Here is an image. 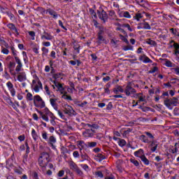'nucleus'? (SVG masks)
Listing matches in <instances>:
<instances>
[{"label":"nucleus","mask_w":179,"mask_h":179,"mask_svg":"<svg viewBox=\"0 0 179 179\" xmlns=\"http://www.w3.org/2000/svg\"><path fill=\"white\" fill-rule=\"evenodd\" d=\"M54 85H52V87L54 90L56 92H59L60 94H62V98L64 100H69L71 101L72 97L71 96L68 95V92L66 90H65V85L64 84H61L58 81H53Z\"/></svg>","instance_id":"nucleus-1"},{"label":"nucleus","mask_w":179,"mask_h":179,"mask_svg":"<svg viewBox=\"0 0 179 179\" xmlns=\"http://www.w3.org/2000/svg\"><path fill=\"white\" fill-rule=\"evenodd\" d=\"M39 167L43 173L47 171V166L50 163V155L47 152H43L38 158V161Z\"/></svg>","instance_id":"nucleus-2"},{"label":"nucleus","mask_w":179,"mask_h":179,"mask_svg":"<svg viewBox=\"0 0 179 179\" xmlns=\"http://www.w3.org/2000/svg\"><path fill=\"white\" fill-rule=\"evenodd\" d=\"M39 114H41V118L43 120V121H45L46 122H50V119L48 117H50V124L53 126L56 124L55 123V116H54V114L48 110V108H45L44 112L39 111Z\"/></svg>","instance_id":"nucleus-3"},{"label":"nucleus","mask_w":179,"mask_h":179,"mask_svg":"<svg viewBox=\"0 0 179 179\" xmlns=\"http://www.w3.org/2000/svg\"><path fill=\"white\" fill-rule=\"evenodd\" d=\"M32 89H34V91L36 93H38V92H40V90L43 89V84L41 83V81H40L38 77H36L32 81Z\"/></svg>","instance_id":"nucleus-4"},{"label":"nucleus","mask_w":179,"mask_h":179,"mask_svg":"<svg viewBox=\"0 0 179 179\" xmlns=\"http://www.w3.org/2000/svg\"><path fill=\"white\" fill-rule=\"evenodd\" d=\"M34 104L35 107H38L39 108H44V107H45V103H44V101H43V99H41L40 95H36L34 97Z\"/></svg>","instance_id":"nucleus-5"},{"label":"nucleus","mask_w":179,"mask_h":179,"mask_svg":"<svg viewBox=\"0 0 179 179\" xmlns=\"http://www.w3.org/2000/svg\"><path fill=\"white\" fill-rule=\"evenodd\" d=\"M164 104L169 110H171L173 108V106H173L174 107L178 106V99L173 98L171 99H166L164 101Z\"/></svg>","instance_id":"nucleus-6"},{"label":"nucleus","mask_w":179,"mask_h":179,"mask_svg":"<svg viewBox=\"0 0 179 179\" xmlns=\"http://www.w3.org/2000/svg\"><path fill=\"white\" fill-rule=\"evenodd\" d=\"M64 114H66L67 115H69L70 117H72V115H75L76 113L73 110V108L72 106L66 104L64 106V110H63Z\"/></svg>","instance_id":"nucleus-7"},{"label":"nucleus","mask_w":179,"mask_h":179,"mask_svg":"<svg viewBox=\"0 0 179 179\" xmlns=\"http://www.w3.org/2000/svg\"><path fill=\"white\" fill-rule=\"evenodd\" d=\"M124 93L126 96H131V94H135L136 90L131 86V83H129L124 89Z\"/></svg>","instance_id":"nucleus-8"},{"label":"nucleus","mask_w":179,"mask_h":179,"mask_svg":"<svg viewBox=\"0 0 179 179\" xmlns=\"http://www.w3.org/2000/svg\"><path fill=\"white\" fill-rule=\"evenodd\" d=\"M8 87V91L10 92L11 96L15 97L16 96V90H15V87H13V83L12 82L8 81L6 84Z\"/></svg>","instance_id":"nucleus-9"},{"label":"nucleus","mask_w":179,"mask_h":179,"mask_svg":"<svg viewBox=\"0 0 179 179\" xmlns=\"http://www.w3.org/2000/svg\"><path fill=\"white\" fill-rule=\"evenodd\" d=\"M7 27H8V29L11 30V31H13V34H15L16 37H17V36H20V34L19 33V30L17 29V28H16V26H15L13 23L8 24Z\"/></svg>","instance_id":"nucleus-10"},{"label":"nucleus","mask_w":179,"mask_h":179,"mask_svg":"<svg viewBox=\"0 0 179 179\" xmlns=\"http://www.w3.org/2000/svg\"><path fill=\"white\" fill-rule=\"evenodd\" d=\"M138 61H141V62H143V64H152V60L150 59L146 55H140L138 57Z\"/></svg>","instance_id":"nucleus-11"},{"label":"nucleus","mask_w":179,"mask_h":179,"mask_svg":"<svg viewBox=\"0 0 179 179\" xmlns=\"http://www.w3.org/2000/svg\"><path fill=\"white\" fill-rule=\"evenodd\" d=\"M16 75H18L17 77V80L18 82H24V80H27V77L26 76V72L22 71L19 73H16Z\"/></svg>","instance_id":"nucleus-12"},{"label":"nucleus","mask_w":179,"mask_h":179,"mask_svg":"<svg viewBox=\"0 0 179 179\" xmlns=\"http://www.w3.org/2000/svg\"><path fill=\"white\" fill-rule=\"evenodd\" d=\"M157 146H159V143L156 141H151V143L149 145V148H150V150L152 153L154 152H156L157 150Z\"/></svg>","instance_id":"nucleus-13"},{"label":"nucleus","mask_w":179,"mask_h":179,"mask_svg":"<svg viewBox=\"0 0 179 179\" xmlns=\"http://www.w3.org/2000/svg\"><path fill=\"white\" fill-rule=\"evenodd\" d=\"M99 17L101 19V20H103V22H106L108 19L107 13L104 10H101V12H98Z\"/></svg>","instance_id":"nucleus-14"},{"label":"nucleus","mask_w":179,"mask_h":179,"mask_svg":"<svg viewBox=\"0 0 179 179\" xmlns=\"http://www.w3.org/2000/svg\"><path fill=\"white\" fill-rule=\"evenodd\" d=\"M94 159L96 162H103L106 159V155L103 152H99L94 155Z\"/></svg>","instance_id":"nucleus-15"},{"label":"nucleus","mask_w":179,"mask_h":179,"mask_svg":"<svg viewBox=\"0 0 179 179\" xmlns=\"http://www.w3.org/2000/svg\"><path fill=\"white\" fill-rule=\"evenodd\" d=\"M134 156H136V157H139L140 159H141L145 156V152L142 149H139L138 150L134 152Z\"/></svg>","instance_id":"nucleus-16"},{"label":"nucleus","mask_w":179,"mask_h":179,"mask_svg":"<svg viewBox=\"0 0 179 179\" xmlns=\"http://www.w3.org/2000/svg\"><path fill=\"white\" fill-rule=\"evenodd\" d=\"M48 143H50V145H51L52 149H55V146H54V143H57V138H55V137H54V136H51L49 139H48Z\"/></svg>","instance_id":"nucleus-17"},{"label":"nucleus","mask_w":179,"mask_h":179,"mask_svg":"<svg viewBox=\"0 0 179 179\" xmlns=\"http://www.w3.org/2000/svg\"><path fill=\"white\" fill-rule=\"evenodd\" d=\"M83 136H85V138H90L93 136V131L90 129H87L83 132Z\"/></svg>","instance_id":"nucleus-18"},{"label":"nucleus","mask_w":179,"mask_h":179,"mask_svg":"<svg viewBox=\"0 0 179 179\" xmlns=\"http://www.w3.org/2000/svg\"><path fill=\"white\" fill-rule=\"evenodd\" d=\"M145 16V12L143 13H136L135 16L134 17V19L135 20H137V22H139L141 19H142Z\"/></svg>","instance_id":"nucleus-19"},{"label":"nucleus","mask_w":179,"mask_h":179,"mask_svg":"<svg viewBox=\"0 0 179 179\" xmlns=\"http://www.w3.org/2000/svg\"><path fill=\"white\" fill-rule=\"evenodd\" d=\"M98 40L100 44H101V43H104L105 44H107L108 43L107 41H106L104 37L101 36V31L98 34Z\"/></svg>","instance_id":"nucleus-20"},{"label":"nucleus","mask_w":179,"mask_h":179,"mask_svg":"<svg viewBox=\"0 0 179 179\" xmlns=\"http://www.w3.org/2000/svg\"><path fill=\"white\" fill-rule=\"evenodd\" d=\"M140 139H141V141H142V142H143L144 143H150V142H152V141H150V139L148 136H145V135L141 136H140Z\"/></svg>","instance_id":"nucleus-21"},{"label":"nucleus","mask_w":179,"mask_h":179,"mask_svg":"<svg viewBox=\"0 0 179 179\" xmlns=\"http://www.w3.org/2000/svg\"><path fill=\"white\" fill-rule=\"evenodd\" d=\"M47 13H49V15H50V16H52L54 19H57V17H58V14H57V13L54 10L49 8L47 10Z\"/></svg>","instance_id":"nucleus-22"},{"label":"nucleus","mask_w":179,"mask_h":179,"mask_svg":"<svg viewBox=\"0 0 179 179\" xmlns=\"http://www.w3.org/2000/svg\"><path fill=\"white\" fill-rule=\"evenodd\" d=\"M113 92H114V93H115V94H117L118 92H120V93H124V89L122 88V87H121V86H117V87H116L114 89Z\"/></svg>","instance_id":"nucleus-23"},{"label":"nucleus","mask_w":179,"mask_h":179,"mask_svg":"<svg viewBox=\"0 0 179 179\" xmlns=\"http://www.w3.org/2000/svg\"><path fill=\"white\" fill-rule=\"evenodd\" d=\"M78 148H80V150H83V149H86V148H87V143H85V142L83 141H79Z\"/></svg>","instance_id":"nucleus-24"},{"label":"nucleus","mask_w":179,"mask_h":179,"mask_svg":"<svg viewBox=\"0 0 179 179\" xmlns=\"http://www.w3.org/2000/svg\"><path fill=\"white\" fill-rule=\"evenodd\" d=\"M53 78H55L54 82H58L59 79H62V73H57L53 75Z\"/></svg>","instance_id":"nucleus-25"},{"label":"nucleus","mask_w":179,"mask_h":179,"mask_svg":"<svg viewBox=\"0 0 179 179\" xmlns=\"http://www.w3.org/2000/svg\"><path fill=\"white\" fill-rule=\"evenodd\" d=\"M22 70H23V65H17L15 66L14 75H16V73H19L22 72Z\"/></svg>","instance_id":"nucleus-26"},{"label":"nucleus","mask_w":179,"mask_h":179,"mask_svg":"<svg viewBox=\"0 0 179 179\" xmlns=\"http://www.w3.org/2000/svg\"><path fill=\"white\" fill-rule=\"evenodd\" d=\"M22 58L24 64H28L29 62V57H27V53L25 51L22 52Z\"/></svg>","instance_id":"nucleus-27"},{"label":"nucleus","mask_w":179,"mask_h":179,"mask_svg":"<svg viewBox=\"0 0 179 179\" xmlns=\"http://www.w3.org/2000/svg\"><path fill=\"white\" fill-rule=\"evenodd\" d=\"M144 22L141 23V26H143V29H145V30H150L152 27L149 24V23L145 22V20H143Z\"/></svg>","instance_id":"nucleus-28"},{"label":"nucleus","mask_w":179,"mask_h":179,"mask_svg":"<svg viewBox=\"0 0 179 179\" xmlns=\"http://www.w3.org/2000/svg\"><path fill=\"white\" fill-rule=\"evenodd\" d=\"M31 136L35 141L38 139V135H37V132H36L34 129H32L31 130Z\"/></svg>","instance_id":"nucleus-29"},{"label":"nucleus","mask_w":179,"mask_h":179,"mask_svg":"<svg viewBox=\"0 0 179 179\" xmlns=\"http://www.w3.org/2000/svg\"><path fill=\"white\" fill-rule=\"evenodd\" d=\"M50 102L51 106L53 107V108H55V110H57V99H50Z\"/></svg>","instance_id":"nucleus-30"},{"label":"nucleus","mask_w":179,"mask_h":179,"mask_svg":"<svg viewBox=\"0 0 179 179\" xmlns=\"http://www.w3.org/2000/svg\"><path fill=\"white\" fill-rule=\"evenodd\" d=\"M122 17H127V19H131V14L128 11H124L121 13Z\"/></svg>","instance_id":"nucleus-31"},{"label":"nucleus","mask_w":179,"mask_h":179,"mask_svg":"<svg viewBox=\"0 0 179 179\" xmlns=\"http://www.w3.org/2000/svg\"><path fill=\"white\" fill-rule=\"evenodd\" d=\"M164 64L165 65V66H167L168 68H173L174 66V64H173V62L167 59L165 60V63Z\"/></svg>","instance_id":"nucleus-32"},{"label":"nucleus","mask_w":179,"mask_h":179,"mask_svg":"<svg viewBox=\"0 0 179 179\" xmlns=\"http://www.w3.org/2000/svg\"><path fill=\"white\" fill-rule=\"evenodd\" d=\"M49 40V41H51L52 40V38H54V37L50 34H46V35H43L41 36V39L42 40Z\"/></svg>","instance_id":"nucleus-33"},{"label":"nucleus","mask_w":179,"mask_h":179,"mask_svg":"<svg viewBox=\"0 0 179 179\" xmlns=\"http://www.w3.org/2000/svg\"><path fill=\"white\" fill-rule=\"evenodd\" d=\"M69 166H70V169L71 170H73L74 171L78 168V165L76 164H75V162H71L69 163Z\"/></svg>","instance_id":"nucleus-34"},{"label":"nucleus","mask_w":179,"mask_h":179,"mask_svg":"<svg viewBox=\"0 0 179 179\" xmlns=\"http://www.w3.org/2000/svg\"><path fill=\"white\" fill-rule=\"evenodd\" d=\"M118 139H119V141H118L119 146H121V148H124V146L127 145V141H125V140L124 139H121V138H118Z\"/></svg>","instance_id":"nucleus-35"},{"label":"nucleus","mask_w":179,"mask_h":179,"mask_svg":"<svg viewBox=\"0 0 179 179\" xmlns=\"http://www.w3.org/2000/svg\"><path fill=\"white\" fill-rule=\"evenodd\" d=\"M141 159L144 163V164H145L146 166H149V159H148V158H146L145 155L143 157H141Z\"/></svg>","instance_id":"nucleus-36"},{"label":"nucleus","mask_w":179,"mask_h":179,"mask_svg":"<svg viewBox=\"0 0 179 179\" xmlns=\"http://www.w3.org/2000/svg\"><path fill=\"white\" fill-rule=\"evenodd\" d=\"M169 152L171 153H177V152H178V148H177V143L175 145L174 147H172L169 149Z\"/></svg>","instance_id":"nucleus-37"},{"label":"nucleus","mask_w":179,"mask_h":179,"mask_svg":"<svg viewBox=\"0 0 179 179\" xmlns=\"http://www.w3.org/2000/svg\"><path fill=\"white\" fill-rule=\"evenodd\" d=\"M87 145L88 146V148H96V146L97 145V143H96V142H87Z\"/></svg>","instance_id":"nucleus-38"},{"label":"nucleus","mask_w":179,"mask_h":179,"mask_svg":"<svg viewBox=\"0 0 179 179\" xmlns=\"http://www.w3.org/2000/svg\"><path fill=\"white\" fill-rule=\"evenodd\" d=\"M130 162L131 163H132V164L135 165L136 167H138L139 166V162L134 158L130 159Z\"/></svg>","instance_id":"nucleus-39"},{"label":"nucleus","mask_w":179,"mask_h":179,"mask_svg":"<svg viewBox=\"0 0 179 179\" xmlns=\"http://www.w3.org/2000/svg\"><path fill=\"white\" fill-rule=\"evenodd\" d=\"M138 101H146V97L141 94H138Z\"/></svg>","instance_id":"nucleus-40"},{"label":"nucleus","mask_w":179,"mask_h":179,"mask_svg":"<svg viewBox=\"0 0 179 179\" xmlns=\"http://www.w3.org/2000/svg\"><path fill=\"white\" fill-rule=\"evenodd\" d=\"M1 52L3 54H5V55H8L9 54V50H8V48H1Z\"/></svg>","instance_id":"nucleus-41"},{"label":"nucleus","mask_w":179,"mask_h":179,"mask_svg":"<svg viewBox=\"0 0 179 179\" xmlns=\"http://www.w3.org/2000/svg\"><path fill=\"white\" fill-rule=\"evenodd\" d=\"M0 43L1 45H3V47H5L6 48H9V45L4 40H0Z\"/></svg>","instance_id":"nucleus-42"},{"label":"nucleus","mask_w":179,"mask_h":179,"mask_svg":"<svg viewBox=\"0 0 179 179\" xmlns=\"http://www.w3.org/2000/svg\"><path fill=\"white\" fill-rule=\"evenodd\" d=\"M29 36L31 37V40H35L36 39V32L35 31H29Z\"/></svg>","instance_id":"nucleus-43"},{"label":"nucleus","mask_w":179,"mask_h":179,"mask_svg":"<svg viewBox=\"0 0 179 179\" xmlns=\"http://www.w3.org/2000/svg\"><path fill=\"white\" fill-rule=\"evenodd\" d=\"M146 43L149 45H156V42H155V41H152L151 39H148Z\"/></svg>","instance_id":"nucleus-44"},{"label":"nucleus","mask_w":179,"mask_h":179,"mask_svg":"<svg viewBox=\"0 0 179 179\" xmlns=\"http://www.w3.org/2000/svg\"><path fill=\"white\" fill-rule=\"evenodd\" d=\"M42 138L43 139H44L45 141H48V134H47V132L43 131L42 133Z\"/></svg>","instance_id":"nucleus-45"},{"label":"nucleus","mask_w":179,"mask_h":179,"mask_svg":"<svg viewBox=\"0 0 179 179\" xmlns=\"http://www.w3.org/2000/svg\"><path fill=\"white\" fill-rule=\"evenodd\" d=\"M95 175L98 178H103V173H101V171H98L97 172H96Z\"/></svg>","instance_id":"nucleus-46"},{"label":"nucleus","mask_w":179,"mask_h":179,"mask_svg":"<svg viewBox=\"0 0 179 179\" xmlns=\"http://www.w3.org/2000/svg\"><path fill=\"white\" fill-rule=\"evenodd\" d=\"M145 135H147V137L150 138V141H153V138H155L153 135L149 132H145Z\"/></svg>","instance_id":"nucleus-47"},{"label":"nucleus","mask_w":179,"mask_h":179,"mask_svg":"<svg viewBox=\"0 0 179 179\" xmlns=\"http://www.w3.org/2000/svg\"><path fill=\"white\" fill-rule=\"evenodd\" d=\"M57 111L59 117H60L62 120H65V115H64V113L61 110H57Z\"/></svg>","instance_id":"nucleus-48"},{"label":"nucleus","mask_w":179,"mask_h":179,"mask_svg":"<svg viewBox=\"0 0 179 179\" xmlns=\"http://www.w3.org/2000/svg\"><path fill=\"white\" fill-rule=\"evenodd\" d=\"M44 90H45V92L46 94H48V96L51 95V92H50V89L48 88V86L45 85Z\"/></svg>","instance_id":"nucleus-49"},{"label":"nucleus","mask_w":179,"mask_h":179,"mask_svg":"<svg viewBox=\"0 0 179 179\" xmlns=\"http://www.w3.org/2000/svg\"><path fill=\"white\" fill-rule=\"evenodd\" d=\"M15 61L17 64V65H23V63H22V60L19 57H15Z\"/></svg>","instance_id":"nucleus-50"},{"label":"nucleus","mask_w":179,"mask_h":179,"mask_svg":"<svg viewBox=\"0 0 179 179\" xmlns=\"http://www.w3.org/2000/svg\"><path fill=\"white\" fill-rule=\"evenodd\" d=\"M123 27H126V29H127L129 31H133L134 30L132 28H131V25H129V24H124Z\"/></svg>","instance_id":"nucleus-51"},{"label":"nucleus","mask_w":179,"mask_h":179,"mask_svg":"<svg viewBox=\"0 0 179 179\" xmlns=\"http://www.w3.org/2000/svg\"><path fill=\"white\" fill-rule=\"evenodd\" d=\"M27 100H29V101H31V100H33V94H31L30 92H28L27 94Z\"/></svg>","instance_id":"nucleus-52"},{"label":"nucleus","mask_w":179,"mask_h":179,"mask_svg":"<svg viewBox=\"0 0 179 179\" xmlns=\"http://www.w3.org/2000/svg\"><path fill=\"white\" fill-rule=\"evenodd\" d=\"M124 51H132V50H134V48L132 46H125L123 48Z\"/></svg>","instance_id":"nucleus-53"},{"label":"nucleus","mask_w":179,"mask_h":179,"mask_svg":"<svg viewBox=\"0 0 179 179\" xmlns=\"http://www.w3.org/2000/svg\"><path fill=\"white\" fill-rule=\"evenodd\" d=\"M77 174H78V176H80V177H82V176H83V172H82V171L79 169V167L75 171Z\"/></svg>","instance_id":"nucleus-54"},{"label":"nucleus","mask_w":179,"mask_h":179,"mask_svg":"<svg viewBox=\"0 0 179 179\" xmlns=\"http://www.w3.org/2000/svg\"><path fill=\"white\" fill-rule=\"evenodd\" d=\"M64 174H65V171L64 170H61L58 172V177H64Z\"/></svg>","instance_id":"nucleus-55"},{"label":"nucleus","mask_w":179,"mask_h":179,"mask_svg":"<svg viewBox=\"0 0 179 179\" xmlns=\"http://www.w3.org/2000/svg\"><path fill=\"white\" fill-rule=\"evenodd\" d=\"M3 78H5V79H9L10 76H9V73H8V71H5L4 74L3 75Z\"/></svg>","instance_id":"nucleus-56"},{"label":"nucleus","mask_w":179,"mask_h":179,"mask_svg":"<svg viewBox=\"0 0 179 179\" xmlns=\"http://www.w3.org/2000/svg\"><path fill=\"white\" fill-rule=\"evenodd\" d=\"M58 22H59V26H60V27H62V29H64V30H67L66 27H65L64 26V24L62 23V21L59 20Z\"/></svg>","instance_id":"nucleus-57"},{"label":"nucleus","mask_w":179,"mask_h":179,"mask_svg":"<svg viewBox=\"0 0 179 179\" xmlns=\"http://www.w3.org/2000/svg\"><path fill=\"white\" fill-rule=\"evenodd\" d=\"M48 168L50 169V170H53V171H55V167H54V164H48Z\"/></svg>","instance_id":"nucleus-58"},{"label":"nucleus","mask_w":179,"mask_h":179,"mask_svg":"<svg viewBox=\"0 0 179 179\" xmlns=\"http://www.w3.org/2000/svg\"><path fill=\"white\" fill-rule=\"evenodd\" d=\"M73 157H75V158L79 157V152H78V151H74V152H73Z\"/></svg>","instance_id":"nucleus-59"},{"label":"nucleus","mask_w":179,"mask_h":179,"mask_svg":"<svg viewBox=\"0 0 179 179\" xmlns=\"http://www.w3.org/2000/svg\"><path fill=\"white\" fill-rule=\"evenodd\" d=\"M157 67L155 66L153 67L150 71V73H155V72H157Z\"/></svg>","instance_id":"nucleus-60"},{"label":"nucleus","mask_w":179,"mask_h":179,"mask_svg":"<svg viewBox=\"0 0 179 179\" xmlns=\"http://www.w3.org/2000/svg\"><path fill=\"white\" fill-rule=\"evenodd\" d=\"M18 139H19L20 142H23V141H24V139H25L24 135H21V136H18Z\"/></svg>","instance_id":"nucleus-61"},{"label":"nucleus","mask_w":179,"mask_h":179,"mask_svg":"<svg viewBox=\"0 0 179 179\" xmlns=\"http://www.w3.org/2000/svg\"><path fill=\"white\" fill-rule=\"evenodd\" d=\"M176 75H178V76H179V67H176L173 69Z\"/></svg>","instance_id":"nucleus-62"},{"label":"nucleus","mask_w":179,"mask_h":179,"mask_svg":"<svg viewBox=\"0 0 179 179\" xmlns=\"http://www.w3.org/2000/svg\"><path fill=\"white\" fill-rule=\"evenodd\" d=\"M73 90H75V87H72L71 88H69V87L67 88V92L69 93H73Z\"/></svg>","instance_id":"nucleus-63"},{"label":"nucleus","mask_w":179,"mask_h":179,"mask_svg":"<svg viewBox=\"0 0 179 179\" xmlns=\"http://www.w3.org/2000/svg\"><path fill=\"white\" fill-rule=\"evenodd\" d=\"M42 44L45 47H50L51 45V43H50V42H43Z\"/></svg>","instance_id":"nucleus-64"}]
</instances>
